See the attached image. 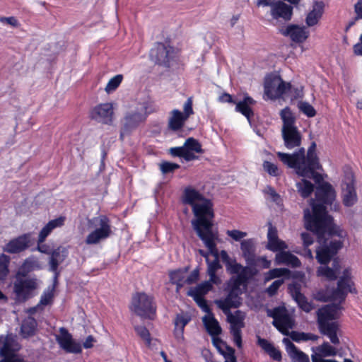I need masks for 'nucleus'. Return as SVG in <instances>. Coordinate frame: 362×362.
I'll return each instance as SVG.
<instances>
[{"instance_id": "obj_57", "label": "nucleus", "mask_w": 362, "mask_h": 362, "mask_svg": "<svg viewBox=\"0 0 362 362\" xmlns=\"http://www.w3.org/2000/svg\"><path fill=\"white\" fill-rule=\"evenodd\" d=\"M225 362H237L235 356V351L232 348H228L227 351L223 354Z\"/></svg>"}, {"instance_id": "obj_52", "label": "nucleus", "mask_w": 362, "mask_h": 362, "mask_svg": "<svg viewBox=\"0 0 362 362\" xmlns=\"http://www.w3.org/2000/svg\"><path fill=\"white\" fill-rule=\"evenodd\" d=\"M180 165L177 163L163 161L160 164V170L163 174H167L178 169Z\"/></svg>"}, {"instance_id": "obj_33", "label": "nucleus", "mask_w": 362, "mask_h": 362, "mask_svg": "<svg viewBox=\"0 0 362 362\" xmlns=\"http://www.w3.org/2000/svg\"><path fill=\"white\" fill-rule=\"evenodd\" d=\"M191 320V317L187 314H177L175 319V335L177 340L183 339L184 328Z\"/></svg>"}, {"instance_id": "obj_36", "label": "nucleus", "mask_w": 362, "mask_h": 362, "mask_svg": "<svg viewBox=\"0 0 362 362\" xmlns=\"http://www.w3.org/2000/svg\"><path fill=\"white\" fill-rule=\"evenodd\" d=\"M339 267L337 261H334L333 267L330 268L327 266H320L317 270V274L318 276H322L326 278L327 280H335L337 277V274Z\"/></svg>"}, {"instance_id": "obj_42", "label": "nucleus", "mask_w": 362, "mask_h": 362, "mask_svg": "<svg viewBox=\"0 0 362 362\" xmlns=\"http://www.w3.org/2000/svg\"><path fill=\"white\" fill-rule=\"evenodd\" d=\"M228 269L230 271L231 274H237L236 276H233L231 278L230 281V284H234L235 279L238 277L241 276V285L244 283L245 281V268L240 264L234 262V263H229L228 265Z\"/></svg>"}, {"instance_id": "obj_29", "label": "nucleus", "mask_w": 362, "mask_h": 362, "mask_svg": "<svg viewBox=\"0 0 362 362\" xmlns=\"http://www.w3.org/2000/svg\"><path fill=\"white\" fill-rule=\"evenodd\" d=\"M202 321L210 335L218 336L221 333V327L210 310L203 317Z\"/></svg>"}, {"instance_id": "obj_37", "label": "nucleus", "mask_w": 362, "mask_h": 362, "mask_svg": "<svg viewBox=\"0 0 362 362\" xmlns=\"http://www.w3.org/2000/svg\"><path fill=\"white\" fill-rule=\"evenodd\" d=\"M323 13V6L321 3H315L313 10L306 17V23L308 26H313L317 23Z\"/></svg>"}, {"instance_id": "obj_14", "label": "nucleus", "mask_w": 362, "mask_h": 362, "mask_svg": "<svg viewBox=\"0 0 362 362\" xmlns=\"http://www.w3.org/2000/svg\"><path fill=\"white\" fill-rule=\"evenodd\" d=\"M241 276L238 277L234 284H230L231 286V288L227 295V296L223 299H219L215 300L216 305L223 310V312L230 311V309L232 308H238L241 304L240 294H241V289L240 286H241Z\"/></svg>"}, {"instance_id": "obj_39", "label": "nucleus", "mask_w": 362, "mask_h": 362, "mask_svg": "<svg viewBox=\"0 0 362 362\" xmlns=\"http://www.w3.org/2000/svg\"><path fill=\"white\" fill-rule=\"evenodd\" d=\"M240 249L247 261H252L255 257V247L252 239L244 240L240 243Z\"/></svg>"}, {"instance_id": "obj_12", "label": "nucleus", "mask_w": 362, "mask_h": 362, "mask_svg": "<svg viewBox=\"0 0 362 362\" xmlns=\"http://www.w3.org/2000/svg\"><path fill=\"white\" fill-rule=\"evenodd\" d=\"M193 99L189 97L183 104V112L177 109L173 110L168 118V127L171 130L177 131L182 129L189 117L194 115Z\"/></svg>"}, {"instance_id": "obj_30", "label": "nucleus", "mask_w": 362, "mask_h": 362, "mask_svg": "<svg viewBox=\"0 0 362 362\" xmlns=\"http://www.w3.org/2000/svg\"><path fill=\"white\" fill-rule=\"evenodd\" d=\"M277 264H285L292 267H298L300 265L299 259L289 252H279L276 255Z\"/></svg>"}, {"instance_id": "obj_61", "label": "nucleus", "mask_w": 362, "mask_h": 362, "mask_svg": "<svg viewBox=\"0 0 362 362\" xmlns=\"http://www.w3.org/2000/svg\"><path fill=\"white\" fill-rule=\"evenodd\" d=\"M301 238L303 242V245L305 247H308L313 243V238L309 233H302Z\"/></svg>"}, {"instance_id": "obj_64", "label": "nucleus", "mask_w": 362, "mask_h": 362, "mask_svg": "<svg viewBox=\"0 0 362 362\" xmlns=\"http://www.w3.org/2000/svg\"><path fill=\"white\" fill-rule=\"evenodd\" d=\"M52 295L50 293H45L41 297L40 303L43 305H47L52 301Z\"/></svg>"}, {"instance_id": "obj_20", "label": "nucleus", "mask_w": 362, "mask_h": 362, "mask_svg": "<svg viewBox=\"0 0 362 362\" xmlns=\"http://www.w3.org/2000/svg\"><path fill=\"white\" fill-rule=\"evenodd\" d=\"M31 241V233H25L11 240L3 248L4 252L16 254L29 247Z\"/></svg>"}, {"instance_id": "obj_26", "label": "nucleus", "mask_w": 362, "mask_h": 362, "mask_svg": "<svg viewBox=\"0 0 362 362\" xmlns=\"http://www.w3.org/2000/svg\"><path fill=\"white\" fill-rule=\"evenodd\" d=\"M319 355H312L313 362H337L334 360L322 359L321 356H333L337 354V350L328 342H325L317 348Z\"/></svg>"}, {"instance_id": "obj_59", "label": "nucleus", "mask_w": 362, "mask_h": 362, "mask_svg": "<svg viewBox=\"0 0 362 362\" xmlns=\"http://www.w3.org/2000/svg\"><path fill=\"white\" fill-rule=\"evenodd\" d=\"M3 357L4 358L0 362H26L23 358L16 354L7 355V356Z\"/></svg>"}, {"instance_id": "obj_23", "label": "nucleus", "mask_w": 362, "mask_h": 362, "mask_svg": "<svg viewBox=\"0 0 362 362\" xmlns=\"http://www.w3.org/2000/svg\"><path fill=\"white\" fill-rule=\"evenodd\" d=\"M288 289L293 298L303 310L306 313H309L313 309V305L308 302L305 296L300 293L299 284H291L288 287Z\"/></svg>"}, {"instance_id": "obj_49", "label": "nucleus", "mask_w": 362, "mask_h": 362, "mask_svg": "<svg viewBox=\"0 0 362 362\" xmlns=\"http://www.w3.org/2000/svg\"><path fill=\"white\" fill-rule=\"evenodd\" d=\"M298 107L302 112L309 117H313L316 115L314 107L307 102H299Z\"/></svg>"}, {"instance_id": "obj_46", "label": "nucleus", "mask_w": 362, "mask_h": 362, "mask_svg": "<svg viewBox=\"0 0 362 362\" xmlns=\"http://www.w3.org/2000/svg\"><path fill=\"white\" fill-rule=\"evenodd\" d=\"M10 257L6 255H0V280H4L8 274Z\"/></svg>"}, {"instance_id": "obj_2", "label": "nucleus", "mask_w": 362, "mask_h": 362, "mask_svg": "<svg viewBox=\"0 0 362 362\" xmlns=\"http://www.w3.org/2000/svg\"><path fill=\"white\" fill-rule=\"evenodd\" d=\"M184 202L192 206V211L197 217L192 221L194 230L210 253L216 256L214 261H207V272L216 273L221 266L217 259L218 251L216 241L218 239V233L212 229L211 221L214 218L212 203L199 191L192 187L185 189Z\"/></svg>"}, {"instance_id": "obj_6", "label": "nucleus", "mask_w": 362, "mask_h": 362, "mask_svg": "<svg viewBox=\"0 0 362 362\" xmlns=\"http://www.w3.org/2000/svg\"><path fill=\"white\" fill-rule=\"evenodd\" d=\"M33 267L31 261L26 260L16 274L13 289L18 298L25 300L30 293L37 288V279L27 275Z\"/></svg>"}, {"instance_id": "obj_28", "label": "nucleus", "mask_w": 362, "mask_h": 362, "mask_svg": "<svg viewBox=\"0 0 362 362\" xmlns=\"http://www.w3.org/2000/svg\"><path fill=\"white\" fill-rule=\"evenodd\" d=\"M64 221L65 218L61 216L49 221L39 233L38 243L42 244L54 228L62 226Z\"/></svg>"}, {"instance_id": "obj_19", "label": "nucleus", "mask_w": 362, "mask_h": 362, "mask_svg": "<svg viewBox=\"0 0 362 362\" xmlns=\"http://www.w3.org/2000/svg\"><path fill=\"white\" fill-rule=\"evenodd\" d=\"M113 113L112 104L107 103L95 107L90 112V117L98 122L110 124L112 122Z\"/></svg>"}, {"instance_id": "obj_24", "label": "nucleus", "mask_w": 362, "mask_h": 362, "mask_svg": "<svg viewBox=\"0 0 362 362\" xmlns=\"http://www.w3.org/2000/svg\"><path fill=\"white\" fill-rule=\"evenodd\" d=\"M267 238L268 243L267 247L272 251L276 252L288 248L286 243L279 239L277 230L271 224L268 229Z\"/></svg>"}, {"instance_id": "obj_43", "label": "nucleus", "mask_w": 362, "mask_h": 362, "mask_svg": "<svg viewBox=\"0 0 362 362\" xmlns=\"http://www.w3.org/2000/svg\"><path fill=\"white\" fill-rule=\"evenodd\" d=\"M296 186L299 193L304 198L308 197L314 190L313 185L304 179L297 183Z\"/></svg>"}, {"instance_id": "obj_16", "label": "nucleus", "mask_w": 362, "mask_h": 362, "mask_svg": "<svg viewBox=\"0 0 362 362\" xmlns=\"http://www.w3.org/2000/svg\"><path fill=\"white\" fill-rule=\"evenodd\" d=\"M59 346L68 353L78 354L81 352V345L76 341L72 335L64 327L59 328V334L55 335Z\"/></svg>"}, {"instance_id": "obj_47", "label": "nucleus", "mask_w": 362, "mask_h": 362, "mask_svg": "<svg viewBox=\"0 0 362 362\" xmlns=\"http://www.w3.org/2000/svg\"><path fill=\"white\" fill-rule=\"evenodd\" d=\"M289 273V270L284 268H276L269 270L265 276V281H268L274 278H278Z\"/></svg>"}, {"instance_id": "obj_56", "label": "nucleus", "mask_w": 362, "mask_h": 362, "mask_svg": "<svg viewBox=\"0 0 362 362\" xmlns=\"http://www.w3.org/2000/svg\"><path fill=\"white\" fill-rule=\"evenodd\" d=\"M199 276V269H197L193 270L190 274H188V272H187V274H186V280H185L186 284L189 285V284H192L195 283L198 280Z\"/></svg>"}, {"instance_id": "obj_44", "label": "nucleus", "mask_w": 362, "mask_h": 362, "mask_svg": "<svg viewBox=\"0 0 362 362\" xmlns=\"http://www.w3.org/2000/svg\"><path fill=\"white\" fill-rule=\"evenodd\" d=\"M169 153L171 156L174 157H182L187 161H190L194 160V157L189 154L188 152H185V148L184 145L180 147H173L169 149Z\"/></svg>"}, {"instance_id": "obj_8", "label": "nucleus", "mask_w": 362, "mask_h": 362, "mask_svg": "<svg viewBox=\"0 0 362 362\" xmlns=\"http://www.w3.org/2000/svg\"><path fill=\"white\" fill-rule=\"evenodd\" d=\"M148 112L145 104L139 105L136 107L127 112L122 121V127L120 132V139L131 134L141 124L144 123L146 119Z\"/></svg>"}, {"instance_id": "obj_7", "label": "nucleus", "mask_w": 362, "mask_h": 362, "mask_svg": "<svg viewBox=\"0 0 362 362\" xmlns=\"http://www.w3.org/2000/svg\"><path fill=\"white\" fill-rule=\"evenodd\" d=\"M315 148L316 144L313 142L309 147L307 155H305V150L304 148H300L298 151L292 154L282 152H277L276 154L279 160L289 168L300 165V161L298 162L296 158L297 156L302 154L303 159L301 163L308 165L307 166H308V169H310V168H313L315 165L316 166L317 163L319 162L318 158L315 153Z\"/></svg>"}, {"instance_id": "obj_45", "label": "nucleus", "mask_w": 362, "mask_h": 362, "mask_svg": "<svg viewBox=\"0 0 362 362\" xmlns=\"http://www.w3.org/2000/svg\"><path fill=\"white\" fill-rule=\"evenodd\" d=\"M290 337L295 341H315L317 339L318 337L313 334H308V333H304V332H298L292 331L290 334Z\"/></svg>"}, {"instance_id": "obj_15", "label": "nucleus", "mask_w": 362, "mask_h": 362, "mask_svg": "<svg viewBox=\"0 0 362 362\" xmlns=\"http://www.w3.org/2000/svg\"><path fill=\"white\" fill-rule=\"evenodd\" d=\"M150 57L156 63L168 66L170 59L175 57V50L168 45L158 43L151 50Z\"/></svg>"}, {"instance_id": "obj_35", "label": "nucleus", "mask_w": 362, "mask_h": 362, "mask_svg": "<svg viewBox=\"0 0 362 362\" xmlns=\"http://www.w3.org/2000/svg\"><path fill=\"white\" fill-rule=\"evenodd\" d=\"M257 344L274 360L277 361H280L281 360V354L280 351L275 348L273 344L267 339L259 337Z\"/></svg>"}, {"instance_id": "obj_60", "label": "nucleus", "mask_w": 362, "mask_h": 362, "mask_svg": "<svg viewBox=\"0 0 362 362\" xmlns=\"http://www.w3.org/2000/svg\"><path fill=\"white\" fill-rule=\"evenodd\" d=\"M207 274L209 276V279L208 281H206L205 282H209V284L212 285H219L221 283V279L216 275V273H213L211 272H207Z\"/></svg>"}, {"instance_id": "obj_21", "label": "nucleus", "mask_w": 362, "mask_h": 362, "mask_svg": "<svg viewBox=\"0 0 362 362\" xmlns=\"http://www.w3.org/2000/svg\"><path fill=\"white\" fill-rule=\"evenodd\" d=\"M296 158L298 162H302L303 157L302 156V154H300L297 156ZM307 165H305L303 163H300V165L292 167L291 168H294L296 173L300 176L308 178H313L315 182H320V181L322 180V177L320 174L315 171V170L320 169L321 167L319 162L317 163L316 166L315 165L313 168H310V169H308V166Z\"/></svg>"}, {"instance_id": "obj_58", "label": "nucleus", "mask_w": 362, "mask_h": 362, "mask_svg": "<svg viewBox=\"0 0 362 362\" xmlns=\"http://www.w3.org/2000/svg\"><path fill=\"white\" fill-rule=\"evenodd\" d=\"M230 333L233 335V341L235 345L238 348L242 347V337H241V330L235 329L234 331H231Z\"/></svg>"}, {"instance_id": "obj_11", "label": "nucleus", "mask_w": 362, "mask_h": 362, "mask_svg": "<svg viewBox=\"0 0 362 362\" xmlns=\"http://www.w3.org/2000/svg\"><path fill=\"white\" fill-rule=\"evenodd\" d=\"M267 314L274 319L272 324L279 332L284 335L290 336L289 329L293 327L294 322L285 308L267 309Z\"/></svg>"}, {"instance_id": "obj_48", "label": "nucleus", "mask_w": 362, "mask_h": 362, "mask_svg": "<svg viewBox=\"0 0 362 362\" xmlns=\"http://www.w3.org/2000/svg\"><path fill=\"white\" fill-rule=\"evenodd\" d=\"M263 169L271 176H279L281 174V170L277 165L273 163L265 160L262 164Z\"/></svg>"}, {"instance_id": "obj_25", "label": "nucleus", "mask_w": 362, "mask_h": 362, "mask_svg": "<svg viewBox=\"0 0 362 362\" xmlns=\"http://www.w3.org/2000/svg\"><path fill=\"white\" fill-rule=\"evenodd\" d=\"M67 250L64 247H58L52 253L49 261V269L55 274L54 278L59 275L58 266L62 264L67 257Z\"/></svg>"}, {"instance_id": "obj_22", "label": "nucleus", "mask_w": 362, "mask_h": 362, "mask_svg": "<svg viewBox=\"0 0 362 362\" xmlns=\"http://www.w3.org/2000/svg\"><path fill=\"white\" fill-rule=\"evenodd\" d=\"M281 33L289 37L292 41L296 42H302L308 37V32L305 27H299L296 25H290L284 29L281 30Z\"/></svg>"}, {"instance_id": "obj_41", "label": "nucleus", "mask_w": 362, "mask_h": 362, "mask_svg": "<svg viewBox=\"0 0 362 362\" xmlns=\"http://www.w3.org/2000/svg\"><path fill=\"white\" fill-rule=\"evenodd\" d=\"M184 146L185 148V152H188L189 154H191L194 157V160L197 158L194 155V153H202L203 152L202 146L199 142L192 137L188 138L185 141Z\"/></svg>"}, {"instance_id": "obj_50", "label": "nucleus", "mask_w": 362, "mask_h": 362, "mask_svg": "<svg viewBox=\"0 0 362 362\" xmlns=\"http://www.w3.org/2000/svg\"><path fill=\"white\" fill-rule=\"evenodd\" d=\"M122 75H117L112 78L107 83L105 90L107 93L114 91L121 83L122 81Z\"/></svg>"}, {"instance_id": "obj_9", "label": "nucleus", "mask_w": 362, "mask_h": 362, "mask_svg": "<svg viewBox=\"0 0 362 362\" xmlns=\"http://www.w3.org/2000/svg\"><path fill=\"white\" fill-rule=\"evenodd\" d=\"M88 223L94 230L86 238L88 245L98 244L112 233L110 221L105 216L94 217L88 220Z\"/></svg>"}, {"instance_id": "obj_17", "label": "nucleus", "mask_w": 362, "mask_h": 362, "mask_svg": "<svg viewBox=\"0 0 362 362\" xmlns=\"http://www.w3.org/2000/svg\"><path fill=\"white\" fill-rule=\"evenodd\" d=\"M213 286L209 284V282H203L198 284L195 287L191 288L187 291V295L193 298L197 304L202 309L205 313H209V307L207 305L206 300L204 296L211 290H212Z\"/></svg>"}, {"instance_id": "obj_51", "label": "nucleus", "mask_w": 362, "mask_h": 362, "mask_svg": "<svg viewBox=\"0 0 362 362\" xmlns=\"http://www.w3.org/2000/svg\"><path fill=\"white\" fill-rule=\"evenodd\" d=\"M134 329L137 334L146 343V344L150 345L151 337L148 330L143 326H136Z\"/></svg>"}, {"instance_id": "obj_18", "label": "nucleus", "mask_w": 362, "mask_h": 362, "mask_svg": "<svg viewBox=\"0 0 362 362\" xmlns=\"http://www.w3.org/2000/svg\"><path fill=\"white\" fill-rule=\"evenodd\" d=\"M354 175L348 173L342 184V202L344 206H351L357 201V194L354 185Z\"/></svg>"}, {"instance_id": "obj_5", "label": "nucleus", "mask_w": 362, "mask_h": 362, "mask_svg": "<svg viewBox=\"0 0 362 362\" xmlns=\"http://www.w3.org/2000/svg\"><path fill=\"white\" fill-rule=\"evenodd\" d=\"M281 118L283 121L281 134L284 146L288 149L299 147L301 144L302 135L295 125V117L288 107L281 111Z\"/></svg>"}, {"instance_id": "obj_13", "label": "nucleus", "mask_w": 362, "mask_h": 362, "mask_svg": "<svg viewBox=\"0 0 362 362\" xmlns=\"http://www.w3.org/2000/svg\"><path fill=\"white\" fill-rule=\"evenodd\" d=\"M291 88L290 83H286L276 75L266 77L264 81V96L267 99L274 100L280 98Z\"/></svg>"}, {"instance_id": "obj_1", "label": "nucleus", "mask_w": 362, "mask_h": 362, "mask_svg": "<svg viewBox=\"0 0 362 362\" xmlns=\"http://www.w3.org/2000/svg\"><path fill=\"white\" fill-rule=\"evenodd\" d=\"M336 199V192L328 182H322L317 188L315 199H311L313 214L307 209L304 210L305 227L315 233L320 242L325 235L337 236L339 239L327 241L316 250V259L322 264H327L337 252L341 248L343 240L346 236V233L339 226L333 223L332 216L327 214V205H330L331 209L337 211L339 204H333Z\"/></svg>"}, {"instance_id": "obj_10", "label": "nucleus", "mask_w": 362, "mask_h": 362, "mask_svg": "<svg viewBox=\"0 0 362 362\" xmlns=\"http://www.w3.org/2000/svg\"><path fill=\"white\" fill-rule=\"evenodd\" d=\"M130 310L142 318H151L156 313V305L152 296L145 293L133 296Z\"/></svg>"}, {"instance_id": "obj_3", "label": "nucleus", "mask_w": 362, "mask_h": 362, "mask_svg": "<svg viewBox=\"0 0 362 362\" xmlns=\"http://www.w3.org/2000/svg\"><path fill=\"white\" fill-rule=\"evenodd\" d=\"M341 308L339 303H333L327 305L317 311L319 329L321 333L327 335L334 344H339L337 337L339 325L335 319L339 317Z\"/></svg>"}, {"instance_id": "obj_55", "label": "nucleus", "mask_w": 362, "mask_h": 362, "mask_svg": "<svg viewBox=\"0 0 362 362\" xmlns=\"http://www.w3.org/2000/svg\"><path fill=\"white\" fill-rule=\"evenodd\" d=\"M0 23L4 25H9L13 28H18L19 27L20 24L18 21L16 19L14 16H10V17H0Z\"/></svg>"}, {"instance_id": "obj_38", "label": "nucleus", "mask_w": 362, "mask_h": 362, "mask_svg": "<svg viewBox=\"0 0 362 362\" xmlns=\"http://www.w3.org/2000/svg\"><path fill=\"white\" fill-rule=\"evenodd\" d=\"M255 103V100L250 97H245L243 101L236 103L235 110L242 113L248 120L253 115V112L250 108V105Z\"/></svg>"}, {"instance_id": "obj_54", "label": "nucleus", "mask_w": 362, "mask_h": 362, "mask_svg": "<svg viewBox=\"0 0 362 362\" xmlns=\"http://www.w3.org/2000/svg\"><path fill=\"white\" fill-rule=\"evenodd\" d=\"M284 284L283 279H278L274 281L267 288V293L270 296H272L275 295L279 288V287Z\"/></svg>"}, {"instance_id": "obj_32", "label": "nucleus", "mask_w": 362, "mask_h": 362, "mask_svg": "<svg viewBox=\"0 0 362 362\" xmlns=\"http://www.w3.org/2000/svg\"><path fill=\"white\" fill-rule=\"evenodd\" d=\"M224 314L227 316V321L230 325V332L235 329L241 330V328L244 327V315L241 311L237 310L234 313L230 311L224 312Z\"/></svg>"}, {"instance_id": "obj_27", "label": "nucleus", "mask_w": 362, "mask_h": 362, "mask_svg": "<svg viewBox=\"0 0 362 362\" xmlns=\"http://www.w3.org/2000/svg\"><path fill=\"white\" fill-rule=\"evenodd\" d=\"M282 341L293 362H310L308 356L298 350L289 339L284 338Z\"/></svg>"}, {"instance_id": "obj_63", "label": "nucleus", "mask_w": 362, "mask_h": 362, "mask_svg": "<svg viewBox=\"0 0 362 362\" xmlns=\"http://www.w3.org/2000/svg\"><path fill=\"white\" fill-rule=\"evenodd\" d=\"M264 192L265 193L270 195L274 202L277 201V199L279 198V194L276 192L274 188L271 187H267L264 189Z\"/></svg>"}, {"instance_id": "obj_40", "label": "nucleus", "mask_w": 362, "mask_h": 362, "mask_svg": "<svg viewBox=\"0 0 362 362\" xmlns=\"http://www.w3.org/2000/svg\"><path fill=\"white\" fill-rule=\"evenodd\" d=\"M37 322L33 317H28L24 320L21 325V334L24 338L33 336L35 332Z\"/></svg>"}, {"instance_id": "obj_53", "label": "nucleus", "mask_w": 362, "mask_h": 362, "mask_svg": "<svg viewBox=\"0 0 362 362\" xmlns=\"http://www.w3.org/2000/svg\"><path fill=\"white\" fill-rule=\"evenodd\" d=\"M226 234L235 241H240L247 235V233L239 230H228Z\"/></svg>"}, {"instance_id": "obj_62", "label": "nucleus", "mask_w": 362, "mask_h": 362, "mask_svg": "<svg viewBox=\"0 0 362 362\" xmlns=\"http://www.w3.org/2000/svg\"><path fill=\"white\" fill-rule=\"evenodd\" d=\"M354 10L356 14V19H362V0L358 1L354 6Z\"/></svg>"}, {"instance_id": "obj_4", "label": "nucleus", "mask_w": 362, "mask_h": 362, "mask_svg": "<svg viewBox=\"0 0 362 362\" xmlns=\"http://www.w3.org/2000/svg\"><path fill=\"white\" fill-rule=\"evenodd\" d=\"M353 284L351 279V272L346 269L338 281L337 289L332 291L328 289L320 290L315 294V298L323 302L333 300L340 303L345 300L349 292L353 293L355 291V289L352 288Z\"/></svg>"}, {"instance_id": "obj_31", "label": "nucleus", "mask_w": 362, "mask_h": 362, "mask_svg": "<svg viewBox=\"0 0 362 362\" xmlns=\"http://www.w3.org/2000/svg\"><path fill=\"white\" fill-rule=\"evenodd\" d=\"M188 267L178 269L169 272L170 281L177 286L176 291L178 293L180 288L186 285V274Z\"/></svg>"}, {"instance_id": "obj_34", "label": "nucleus", "mask_w": 362, "mask_h": 362, "mask_svg": "<svg viewBox=\"0 0 362 362\" xmlns=\"http://www.w3.org/2000/svg\"><path fill=\"white\" fill-rule=\"evenodd\" d=\"M20 349V345L12 337H7L4 339L3 346L0 349L1 356L14 354V352Z\"/></svg>"}]
</instances>
